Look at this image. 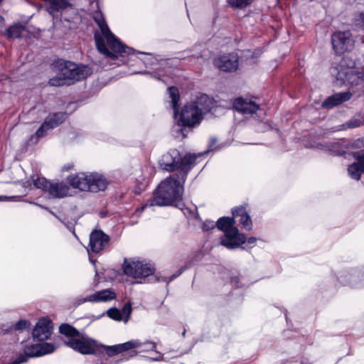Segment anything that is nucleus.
<instances>
[{"instance_id":"f257e3e1","label":"nucleus","mask_w":364,"mask_h":364,"mask_svg":"<svg viewBox=\"0 0 364 364\" xmlns=\"http://www.w3.org/2000/svg\"><path fill=\"white\" fill-rule=\"evenodd\" d=\"M93 19L100 28L94 33L97 48L100 53L112 59L116 58L114 53L123 56L126 54L129 55L136 53L133 48L124 46L112 33L101 11H95L93 14Z\"/></svg>"},{"instance_id":"f03ea898","label":"nucleus","mask_w":364,"mask_h":364,"mask_svg":"<svg viewBox=\"0 0 364 364\" xmlns=\"http://www.w3.org/2000/svg\"><path fill=\"white\" fill-rule=\"evenodd\" d=\"M214 100L205 94L200 95L183 107L178 121L176 132H180L183 138L187 136V127H193L200 123L203 116L212 112Z\"/></svg>"},{"instance_id":"7ed1b4c3","label":"nucleus","mask_w":364,"mask_h":364,"mask_svg":"<svg viewBox=\"0 0 364 364\" xmlns=\"http://www.w3.org/2000/svg\"><path fill=\"white\" fill-rule=\"evenodd\" d=\"M184 183L185 181H182L180 177L175 175L166 178L158 186L152 198L141 205V210H144L155 205H172L175 202H178L182 198Z\"/></svg>"},{"instance_id":"20e7f679","label":"nucleus","mask_w":364,"mask_h":364,"mask_svg":"<svg viewBox=\"0 0 364 364\" xmlns=\"http://www.w3.org/2000/svg\"><path fill=\"white\" fill-rule=\"evenodd\" d=\"M203 154H186L183 158L178 150L173 149L164 154L159 160V167L168 172L178 168L179 171L175 176L180 177L182 181H186L188 173L194 166L196 159Z\"/></svg>"},{"instance_id":"39448f33","label":"nucleus","mask_w":364,"mask_h":364,"mask_svg":"<svg viewBox=\"0 0 364 364\" xmlns=\"http://www.w3.org/2000/svg\"><path fill=\"white\" fill-rule=\"evenodd\" d=\"M60 73L49 80L48 83L51 86L70 85L75 81L85 79L92 72L89 66L77 65L70 61L60 63Z\"/></svg>"},{"instance_id":"423d86ee","label":"nucleus","mask_w":364,"mask_h":364,"mask_svg":"<svg viewBox=\"0 0 364 364\" xmlns=\"http://www.w3.org/2000/svg\"><path fill=\"white\" fill-rule=\"evenodd\" d=\"M235 224V220L233 217H222L216 223L217 228L225 232L221 237L220 243L230 250L239 247L245 243L246 240L245 235L239 232Z\"/></svg>"},{"instance_id":"0eeeda50","label":"nucleus","mask_w":364,"mask_h":364,"mask_svg":"<svg viewBox=\"0 0 364 364\" xmlns=\"http://www.w3.org/2000/svg\"><path fill=\"white\" fill-rule=\"evenodd\" d=\"M67 180L73 188L82 191L97 193L105 191L107 186L105 178L97 173L87 175L85 173H80L77 175H70Z\"/></svg>"},{"instance_id":"6e6552de","label":"nucleus","mask_w":364,"mask_h":364,"mask_svg":"<svg viewBox=\"0 0 364 364\" xmlns=\"http://www.w3.org/2000/svg\"><path fill=\"white\" fill-rule=\"evenodd\" d=\"M64 344L83 355H93L97 350V341L84 333H80L73 339H68Z\"/></svg>"},{"instance_id":"1a4fd4ad","label":"nucleus","mask_w":364,"mask_h":364,"mask_svg":"<svg viewBox=\"0 0 364 364\" xmlns=\"http://www.w3.org/2000/svg\"><path fill=\"white\" fill-rule=\"evenodd\" d=\"M123 271L125 274L135 279L147 277L154 272V268L151 264L133 259H124Z\"/></svg>"},{"instance_id":"9d476101","label":"nucleus","mask_w":364,"mask_h":364,"mask_svg":"<svg viewBox=\"0 0 364 364\" xmlns=\"http://www.w3.org/2000/svg\"><path fill=\"white\" fill-rule=\"evenodd\" d=\"M337 279L343 285L353 288L364 287V268L350 267L339 272Z\"/></svg>"},{"instance_id":"9b49d317","label":"nucleus","mask_w":364,"mask_h":364,"mask_svg":"<svg viewBox=\"0 0 364 364\" xmlns=\"http://www.w3.org/2000/svg\"><path fill=\"white\" fill-rule=\"evenodd\" d=\"M333 49L337 54H343L354 47V40L349 31H337L331 36Z\"/></svg>"},{"instance_id":"f8f14e48","label":"nucleus","mask_w":364,"mask_h":364,"mask_svg":"<svg viewBox=\"0 0 364 364\" xmlns=\"http://www.w3.org/2000/svg\"><path fill=\"white\" fill-rule=\"evenodd\" d=\"M331 73L335 75L336 80L340 81L341 83L348 82L350 83L352 86L359 87L358 90L364 93V74L352 73L346 69L338 70L337 68H332L331 69Z\"/></svg>"},{"instance_id":"ddd939ff","label":"nucleus","mask_w":364,"mask_h":364,"mask_svg":"<svg viewBox=\"0 0 364 364\" xmlns=\"http://www.w3.org/2000/svg\"><path fill=\"white\" fill-rule=\"evenodd\" d=\"M109 237L103 231L93 230L90 235V242L87 247V252L98 253L108 245Z\"/></svg>"},{"instance_id":"4468645a","label":"nucleus","mask_w":364,"mask_h":364,"mask_svg":"<svg viewBox=\"0 0 364 364\" xmlns=\"http://www.w3.org/2000/svg\"><path fill=\"white\" fill-rule=\"evenodd\" d=\"M214 64L221 71L232 73L238 68L239 58L237 54L228 53L216 58Z\"/></svg>"},{"instance_id":"2eb2a0df","label":"nucleus","mask_w":364,"mask_h":364,"mask_svg":"<svg viewBox=\"0 0 364 364\" xmlns=\"http://www.w3.org/2000/svg\"><path fill=\"white\" fill-rule=\"evenodd\" d=\"M65 118L66 114L64 112L49 114L36 131V135L37 138L43 136L48 130L59 126L65 121Z\"/></svg>"},{"instance_id":"dca6fc26","label":"nucleus","mask_w":364,"mask_h":364,"mask_svg":"<svg viewBox=\"0 0 364 364\" xmlns=\"http://www.w3.org/2000/svg\"><path fill=\"white\" fill-rule=\"evenodd\" d=\"M53 330V323L50 320L43 318L36 323L33 331L34 340L43 341L48 339Z\"/></svg>"},{"instance_id":"f3484780","label":"nucleus","mask_w":364,"mask_h":364,"mask_svg":"<svg viewBox=\"0 0 364 364\" xmlns=\"http://www.w3.org/2000/svg\"><path fill=\"white\" fill-rule=\"evenodd\" d=\"M350 154L356 160V162L349 166L348 172L352 178L358 181L364 173V152L355 151Z\"/></svg>"},{"instance_id":"a211bd4d","label":"nucleus","mask_w":364,"mask_h":364,"mask_svg":"<svg viewBox=\"0 0 364 364\" xmlns=\"http://www.w3.org/2000/svg\"><path fill=\"white\" fill-rule=\"evenodd\" d=\"M233 107L239 112L250 116L256 114V112L259 109V105L252 100H245L241 97L235 100Z\"/></svg>"},{"instance_id":"6ab92c4d","label":"nucleus","mask_w":364,"mask_h":364,"mask_svg":"<svg viewBox=\"0 0 364 364\" xmlns=\"http://www.w3.org/2000/svg\"><path fill=\"white\" fill-rule=\"evenodd\" d=\"M352 94L350 92H343L334 94L326 98L321 106L325 109H331L341 105L350 99Z\"/></svg>"},{"instance_id":"aec40b11","label":"nucleus","mask_w":364,"mask_h":364,"mask_svg":"<svg viewBox=\"0 0 364 364\" xmlns=\"http://www.w3.org/2000/svg\"><path fill=\"white\" fill-rule=\"evenodd\" d=\"M132 312L130 304H126L121 310L111 308L107 311V315L112 319L117 321H123L127 323Z\"/></svg>"},{"instance_id":"412c9836","label":"nucleus","mask_w":364,"mask_h":364,"mask_svg":"<svg viewBox=\"0 0 364 364\" xmlns=\"http://www.w3.org/2000/svg\"><path fill=\"white\" fill-rule=\"evenodd\" d=\"M232 214L235 220L239 218V222L242 228L246 230H251L252 223L250 216L247 214L246 209L243 206L235 207L232 209Z\"/></svg>"},{"instance_id":"4be33fe9","label":"nucleus","mask_w":364,"mask_h":364,"mask_svg":"<svg viewBox=\"0 0 364 364\" xmlns=\"http://www.w3.org/2000/svg\"><path fill=\"white\" fill-rule=\"evenodd\" d=\"M38 344L26 345L23 348L24 355H19L9 364H21L26 363L28 358L41 356L40 348Z\"/></svg>"},{"instance_id":"5701e85b","label":"nucleus","mask_w":364,"mask_h":364,"mask_svg":"<svg viewBox=\"0 0 364 364\" xmlns=\"http://www.w3.org/2000/svg\"><path fill=\"white\" fill-rule=\"evenodd\" d=\"M48 194L54 198H62L70 196V187L63 182L51 183Z\"/></svg>"},{"instance_id":"b1692460","label":"nucleus","mask_w":364,"mask_h":364,"mask_svg":"<svg viewBox=\"0 0 364 364\" xmlns=\"http://www.w3.org/2000/svg\"><path fill=\"white\" fill-rule=\"evenodd\" d=\"M116 297V294L114 291L111 289H107L101 291H98L95 294H92L88 296L87 300L90 302H107L111 300L114 299Z\"/></svg>"},{"instance_id":"393cba45","label":"nucleus","mask_w":364,"mask_h":364,"mask_svg":"<svg viewBox=\"0 0 364 364\" xmlns=\"http://www.w3.org/2000/svg\"><path fill=\"white\" fill-rule=\"evenodd\" d=\"M49 13L54 16L55 12L63 13L67 9H72V4L68 0H49Z\"/></svg>"},{"instance_id":"a878e982","label":"nucleus","mask_w":364,"mask_h":364,"mask_svg":"<svg viewBox=\"0 0 364 364\" xmlns=\"http://www.w3.org/2000/svg\"><path fill=\"white\" fill-rule=\"evenodd\" d=\"M169 96L171 99L172 108L174 111V117H176L179 113L178 102L180 100V95L178 88L171 87L168 88Z\"/></svg>"},{"instance_id":"bb28decb","label":"nucleus","mask_w":364,"mask_h":364,"mask_svg":"<svg viewBox=\"0 0 364 364\" xmlns=\"http://www.w3.org/2000/svg\"><path fill=\"white\" fill-rule=\"evenodd\" d=\"M59 332L68 338L73 339L77 336L81 332L68 323H63L59 327Z\"/></svg>"},{"instance_id":"cd10ccee","label":"nucleus","mask_w":364,"mask_h":364,"mask_svg":"<svg viewBox=\"0 0 364 364\" xmlns=\"http://www.w3.org/2000/svg\"><path fill=\"white\" fill-rule=\"evenodd\" d=\"M25 31L24 26L18 23L10 26L6 30V36L9 38H17L21 37Z\"/></svg>"},{"instance_id":"c85d7f7f","label":"nucleus","mask_w":364,"mask_h":364,"mask_svg":"<svg viewBox=\"0 0 364 364\" xmlns=\"http://www.w3.org/2000/svg\"><path fill=\"white\" fill-rule=\"evenodd\" d=\"M323 149L328 151L336 156H342L346 154V151L342 147L341 142L326 144L323 146Z\"/></svg>"},{"instance_id":"c756f323","label":"nucleus","mask_w":364,"mask_h":364,"mask_svg":"<svg viewBox=\"0 0 364 364\" xmlns=\"http://www.w3.org/2000/svg\"><path fill=\"white\" fill-rule=\"evenodd\" d=\"M364 124V121L361 120L359 118H352L349 119L347 122L345 124H343L339 126V128L334 129L333 132L336 131H340V130H345L347 129H353L356 128L358 127H360Z\"/></svg>"},{"instance_id":"7c9ffc66","label":"nucleus","mask_w":364,"mask_h":364,"mask_svg":"<svg viewBox=\"0 0 364 364\" xmlns=\"http://www.w3.org/2000/svg\"><path fill=\"white\" fill-rule=\"evenodd\" d=\"M32 181L36 188L42 189L43 191L47 192L48 193V189L50 188L51 182L48 181L44 177L35 178L34 176H33Z\"/></svg>"},{"instance_id":"2f4dec72","label":"nucleus","mask_w":364,"mask_h":364,"mask_svg":"<svg viewBox=\"0 0 364 364\" xmlns=\"http://www.w3.org/2000/svg\"><path fill=\"white\" fill-rule=\"evenodd\" d=\"M120 353L136 348L141 346V341L139 340H132L124 343L118 344Z\"/></svg>"},{"instance_id":"473e14b6","label":"nucleus","mask_w":364,"mask_h":364,"mask_svg":"<svg viewBox=\"0 0 364 364\" xmlns=\"http://www.w3.org/2000/svg\"><path fill=\"white\" fill-rule=\"evenodd\" d=\"M38 348H40L41 356L51 353L55 349V347L53 344L48 343H38Z\"/></svg>"},{"instance_id":"72a5a7b5","label":"nucleus","mask_w":364,"mask_h":364,"mask_svg":"<svg viewBox=\"0 0 364 364\" xmlns=\"http://www.w3.org/2000/svg\"><path fill=\"white\" fill-rule=\"evenodd\" d=\"M156 343L155 342L147 341L145 342L141 341V346L137 348H141L139 352H149L151 350L156 351Z\"/></svg>"},{"instance_id":"f704fd0d","label":"nucleus","mask_w":364,"mask_h":364,"mask_svg":"<svg viewBox=\"0 0 364 364\" xmlns=\"http://www.w3.org/2000/svg\"><path fill=\"white\" fill-rule=\"evenodd\" d=\"M230 6L235 9H242L250 4L252 0H228Z\"/></svg>"},{"instance_id":"c9c22d12","label":"nucleus","mask_w":364,"mask_h":364,"mask_svg":"<svg viewBox=\"0 0 364 364\" xmlns=\"http://www.w3.org/2000/svg\"><path fill=\"white\" fill-rule=\"evenodd\" d=\"M105 352L109 356H113L118 353H121L119 351V345L105 346Z\"/></svg>"},{"instance_id":"e433bc0d","label":"nucleus","mask_w":364,"mask_h":364,"mask_svg":"<svg viewBox=\"0 0 364 364\" xmlns=\"http://www.w3.org/2000/svg\"><path fill=\"white\" fill-rule=\"evenodd\" d=\"M29 326L30 323L27 320H20L16 323L14 328L17 331H22L28 328Z\"/></svg>"},{"instance_id":"4c0bfd02","label":"nucleus","mask_w":364,"mask_h":364,"mask_svg":"<svg viewBox=\"0 0 364 364\" xmlns=\"http://www.w3.org/2000/svg\"><path fill=\"white\" fill-rule=\"evenodd\" d=\"M216 223L211 220H205L203 224V230L208 231L215 228Z\"/></svg>"},{"instance_id":"58836bf2","label":"nucleus","mask_w":364,"mask_h":364,"mask_svg":"<svg viewBox=\"0 0 364 364\" xmlns=\"http://www.w3.org/2000/svg\"><path fill=\"white\" fill-rule=\"evenodd\" d=\"M184 269L182 267L181 268L176 274H172L170 277L168 278H166V277H163L162 278V281L164 282H166L167 283H169L170 282L173 281L174 279H176V277H178L179 275H181L182 274V272H183Z\"/></svg>"},{"instance_id":"ea45409f","label":"nucleus","mask_w":364,"mask_h":364,"mask_svg":"<svg viewBox=\"0 0 364 364\" xmlns=\"http://www.w3.org/2000/svg\"><path fill=\"white\" fill-rule=\"evenodd\" d=\"M352 146L354 148H362L364 146V137L363 139H358L353 144Z\"/></svg>"},{"instance_id":"a19ab883","label":"nucleus","mask_w":364,"mask_h":364,"mask_svg":"<svg viewBox=\"0 0 364 364\" xmlns=\"http://www.w3.org/2000/svg\"><path fill=\"white\" fill-rule=\"evenodd\" d=\"M88 296L85 298H77L75 301L76 305H80L85 302H90L89 300H87Z\"/></svg>"},{"instance_id":"79ce46f5","label":"nucleus","mask_w":364,"mask_h":364,"mask_svg":"<svg viewBox=\"0 0 364 364\" xmlns=\"http://www.w3.org/2000/svg\"><path fill=\"white\" fill-rule=\"evenodd\" d=\"M155 352L159 355L158 357L149 358L150 360H152V361H161V360H163V359H164L163 355L161 353H159V352H158L156 350Z\"/></svg>"},{"instance_id":"37998d69","label":"nucleus","mask_w":364,"mask_h":364,"mask_svg":"<svg viewBox=\"0 0 364 364\" xmlns=\"http://www.w3.org/2000/svg\"><path fill=\"white\" fill-rule=\"evenodd\" d=\"M292 364H309V361L306 358H301L299 361H294Z\"/></svg>"},{"instance_id":"c03bdc74","label":"nucleus","mask_w":364,"mask_h":364,"mask_svg":"<svg viewBox=\"0 0 364 364\" xmlns=\"http://www.w3.org/2000/svg\"><path fill=\"white\" fill-rule=\"evenodd\" d=\"M257 241V238L255 237H250L248 239L246 238L245 242H247L248 244H255Z\"/></svg>"},{"instance_id":"a18cd8bd","label":"nucleus","mask_w":364,"mask_h":364,"mask_svg":"<svg viewBox=\"0 0 364 364\" xmlns=\"http://www.w3.org/2000/svg\"><path fill=\"white\" fill-rule=\"evenodd\" d=\"M358 21H360V23L361 24V26L364 28V13H363L360 15V18H359Z\"/></svg>"},{"instance_id":"49530a36","label":"nucleus","mask_w":364,"mask_h":364,"mask_svg":"<svg viewBox=\"0 0 364 364\" xmlns=\"http://www.w3.org/2000/svg\"><path fill=\"white\" fill-rule=\"evenodd\" d=\"M12 198L13 197H7V196H0V201H8L11 198Z\"/></svg>"},{"instance_id":"de8ad7c7","label":"nucleus","mask_w":364,"mask_h":364,"mask_svg":"<svg viewBox=\"0 0 364 364\" xmlns=\"http://www.w3.org/2000/svg\"><path fill=\"white\" fill-rule=\"evenodd\" d=\"M176 206L178 207L181 210H182L183 211L184 214H186L184 209H183V206H184L183 203L179 202L178 204H176Z\"/></svg>"},{"instance_id":"09e8293b","label":"nucleus","mask_w":364,"mask_h":364,"mask_svg":"<svg viewBox=\"0 0 364 364\" xmlns=\"http://www.w3.org/2000/svg\"><path fill=\"white\" fill-rule=\"evenodd\" d=\"M4 25V18L0 15V28H2Z\"/></svg>"},{"instance_id":"8fccbe9b","label":"nucleus","mask_w":364,"mask_h":364,"mask_svg":"<svg viewBox=\"0 0 364 364\" xmlns=\"http://www.w3.org/2000/svg\"><path fill=\"white\" fill-rule=\"evenodd\" d=\"M154 77L158 79V80H161V81L164 82L165 83H166V80L165 79H164V78H161L160 76H158V75H155Z\"/></svg>"},{"instance_id":"3c124183","label":"nucleus","mask_w":364,"mask_h":364,"mask_svg":"<svg viewBox=\"0 0 364 364\" xmlns=\"http://www.w3.org/2000/svg\"><path fill=\"white\" fill-rule=\"evenodd\" d=\"M134 74H141V75H145V74H147L148 73L147 72H145V71H138V72H134L133 73Z\"/></svg>"},{"instance_id":"603ef678","label":"nucleus","mask_w":364,"mask_h":364,"mask_svg":"<svg viewBox=\"0 0 364 364\" xmlns=\"http://www.w3.org/2000/svg\"><path fill=\"white\" fill-rule=\"evenodd\" d=\"M137 53L141 54V52H137ZM142 54H146L145 53H142ZM147 55H150L149 53H146Z\"/></svg>"},{"instance_id":"864d4df0","label":"nucleus","mask_w":364,"mask_h":364,"mask_svg":"<svg viewBox=\"0 0 364 364\" xmlns=\"http://www.w3.org/2000/svg\"><path fill=\"white\" fill-rule=\"evenodd\" d=\"M36 205H37L38 206H39L40 208H44V207H43V205H38V204H36Z\"/></svg>"},{"instance_id":"5fc2aeb1","label":"nucleus","mask_w":364,"mask_h":364,"mask_svg":"<svg viewBox=\"0 0 364 364\" xmlns=\"http://www.w3.org/2000/svg\"><path fill=\"white\" fill-rule=\"evenodd\" d=\"M50 213H51L52 215H55V213H54L53 211H50Z\"/></svg>"},{"instance_id":"6e6d98bb","label":"nucleus","mask_w":364,"mask_h":364,"mask_svg":"<svg viewBox=\"0 0 364 364\" xmlns=\"http://www.w3.org/2000/svg\"><path fill=\"white\" fill-rule=\"evenodd\" d=\"M213 144L210 145V149H212Z\"/></svg>"},{"instance_id":"4d7b16f0","label":"nucleus","mask_w":364,"mask_h":364,"mask_svg":"<svg viewBox=\"0 0 364 364\" xmlns=\"http://www.w3.org/2000/svg\"><path fill=\"white\" fill-rule=\"evenodd\" d=\"M3 0H0V3Z\"/></svg>"},{"instance_id":"13d9d810","label":"nucleus","mask_w":364,"mask_h":364,"mask_svg":"<svg viewBox=\"0 0 364 364\" xmlns=\"http://www.w3.org/2000/svg\"><path fill=\"white\" fill-rule=\"evenodd\" d=\"M364 152V151H363Z\"/></svg>"}]
</instances>
